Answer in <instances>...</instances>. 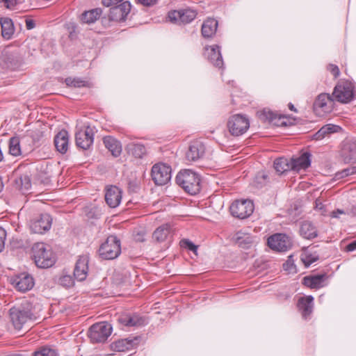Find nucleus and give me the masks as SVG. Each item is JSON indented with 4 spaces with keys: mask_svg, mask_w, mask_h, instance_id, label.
<instances>
[{
    "mask_svg": "<svg viewBox=\"0 0 356 356\" xmlns=\"http://www.w3.org/2000/svg\"><path fill=\"white\" fill-rule=\"evenodd\" d=\"M334 102L332 95L328 93H321L318 95L313 104L314 113L316 115L320 117L330 113L332 111Z\"/></svg>",
    "mask_w": 356,
    "mask_h": 356,
    "instance_id": "obj_9",
    "label": "nucleus"
},
{
    "mask_svg": "<svg viewBox=\"0 0 356 356\" xmlns=\"http://www.w3.org/2000/svg\"><path fill=\"white\" fill-rule=\"evenodd\" d=\"M118 321L127 327H137L145 324V319L137 314L122 315L119 317Z\"/></svg>",
    "mask_w": 356,
    "mask_h": 356,
    "instance_id": "obj_25",
    "label": "nucleus"
},
{
    "mask_svg": "<svg viewBox=\"0 0 356 356\" xmlns=\"http://www.w3.org/2000/svg\"><path fill=\"white\" fill-rule=\"evenodd\" d=\"M135 239L138 241H143L145 240L143 235H140L139 234H138L137 236H136Z\"/></svg>",
    "mask_w": 356,
    "mask_h": 356,
    "instance_id": "obj_58",
    "label": "nucleus"
},
{
    "mask_svg": "<svg viewBox=\"0 0 356 356\" xmlns=\"http://www.w3.org/2000/svg\"><path fill=\"white\" fill-rule=\"evenodd\" d=\"M289 108L291 110V111H295V112H297V110L296 108H295V106H293V104L291 103H289Z\"/></svg>",
    "mask_w": 356,
    "mask_h": 356,
    "instance_id": "obj_59",
    "label": "nucleus"
},
{
    "mask_svg": "<svg viewBox=\"0 0 356 356\" xmlns=\"http://www.w3.org/2000/svg\"><path fill=\"white\" fill-rule=\"evenodd\" d=\"M356 250V240L349 243L346 246V250L348 252H352Z\"/></svg>",
    "mask_w": 356,
    "mask_h": 356,
    "instance_id": "obj_52",
    "label": "nucleus"
},
{
    "mask_svg": "<svg viewBox=\"0 0 356 356\" xmlns=\"http://www.w3.org/2000/svg\"><path fill=\"white\" fill-rule=\"evenodd\" d=\"M269 248L277 252H286L291 248L292 243L288 236L284 234H275L268 238Z\"/></svg>",
    "mask_w": 356,
    "mask_h": 356,
    "instance_id": "obj_11",
    "label": "nucleus"
},
{
    "mask_svg": "<svg viewBox=\"0 0 356 356\" xmlns=\"http://www.w3.org/2000/svg\"><path fill=\"white\" fill-rule=\"evenodd\" d=\"M235 241L239 247L247 249L254 242V237L250 234L238 232L236 234Z\"/></svg>",
    "mask_w": 356,
    "mask_h": 356,
    "instance_id": "obj_30",
    "label": "nucleus"
},
{
    "mask_svg": "<svg viewBox=\"0 0 356 356\" xmlns=\"http://www.w3.org/2000/svg\"><path fill=\"white\" fill-rule=\"evenodd\" d=\"M126 149L129 154L138 159L143 158L147 153L146 147L141 143H130L127 145Z\"/></svg>",
    "mask_w": 356,
    "mask_h": 356,
    "instance_id": "obj_31",
    "label": "nucleus"
},
{
    "mask_svg": "<svg viewBox=\"0 0 356 356\" xmlns=\"http://www.w3.org/2000/svg\"><path fill=\"white\" fill-rule=\"evenodd\" d=\"M341 156L345 163L355 162L356 143L350 141L344 143L341 149Z\"/></svg>",
    "mask_w": 356,
    "mask_h": 356,
    "instance_id": "obj_24",
    "label": "nucleus"
},
{
    "mask_svg": "<svg viewBox=\"0 0 356 356\" xmlns=\"http://www.w3.org/2000/svg\"><path fill=\"white\" fill-rule=\"evenodd\" d=\"M0 22L2 37L6 40L10 39L15 32L12 19L8 17L2 18Z\"/></svg>",
    "mask_w": 356,
    "mask_h": 356,
    "instance_id": "obj_32",
    "label": "nucleus"
},
{
    "mask_svg": "<svg viewBox=\"0 0 356 356\" xmlns=\"http://www.w3.org/2000/svg\"><path fill=\"white\" fill-rule=\"evenodd\" d=\"M229 209L234 217L245 219L253 213L254 204L250 200H236L231 204Z\"/></svg>",
    "mask_w": 356,
    "mask_h": 356,
    "instance_id": "obj_8",
    "label": "nucleus"
},
{
    "mask_svg": "<svg viewBox=\"0 0 356 356\" xmlns=\"http://www.w3.org/2000/svg\"><path fill=\"white\" fill-rule=\"evenodd\" d=\"M103 143L106 149L111 152L112 155L118 157L122 152V145L115 138L107 136L104 137Z\"/></svg>",
    "mask_w": 356,
    "mask_h": 356,
    "instance_id": "obj_26",
    "label": "nucleus"
},
{
    "mask_svg": "<svg viewBox=\"0 0 356 356\" xmlns=\"http://www.w3.org/2000/svg\"><path fill=\"white\" fill-rule=\"evenodd\" d=\"M218 22L209 18L204 22L202 26V35L204 38H211L216 32Z\"/></svg>",
    "mask_w": 356,
    "mask_h": 356,
    "instance_id": "obj_28",
    "label": "nucleus"
},
{
    "mask_svg": "<svg viewBox=\"0 0 356 356\" xmlns=\"http://www.w3.org/2000/svg\"><path fill=\"white\" fill-rule=\"evenodd\" d=\"M181 243L182 245H185L189 250L193 252H195L197 249V247L189 240H182Z\"/></svg>",
    "mask_w": 356,
    "mask_h": 356,
    "instance_id": "obj_50",
    "label": "nucleus"
},
{
    "mask_svg": "<svg viewBox=\"0 0 356 356\" xmlns=\"http://www.w3.org/2000/svg\"><path fill=\"white\" fill-rule=\"evenodd\" d=\"M310 156L309 152H305L298 157L291 158L289 161L291 170L299 171L307 168L311 164Z\"/></svg>",
    "mask_w": 356,
    "mask_h": 356,
    "instance_id": "obj_21",
    "label": "nucleus"
},
{
    "mask_svg": "<svg viewBox=\"0 0 356 356\" xmlns=\"http://www.w3.org/2000/svg\"><path fill=\"white\" fill-rule=\"evenodd\" d=\"M205 152L204 144L199 140L193 141L189 145L186 157L189 161H195L203 156Z\"/></svg>",
    "mask_w": 356,
    "mask_h": 356,
    "instance_id": "obj_19",
    "label": "nucleus"
},
{
    "mask_svg": "<svg viewBox=\"0 0 356 356\" xmlns=\"http://www.w3.org/2000/svg\"><path fill=\"white\" fill-rule=\"evenodd\" d=\"M269 181L268 175L265 172H259L254 178V185L257 188H261Z\"/></svg>",
    "mask_w": 356,
    "mask_h": 356,
    "instance_id": "obj_40",
    "label": "nucleus"
},
{
    "mask_svg": "<svg viewBox=\"0 0 356 356\" xmlns=\"http://www.w3.org/2000/svg\"><path fill=\"white\" fill-rule=\"evenodd\" d=\"M122 191L115 186H110L106 188L105 200L107 204L111 208L119 206L122 200Z\"/></svg>",
    "mask_w": 356,
    "mask_h": 356,
    "instance_id": "obj_16",
    "label": "nucleus"
},
{
    "mask_svg": "<svg viewBox=\"0 0 356 356\" xmlns=\"http://www.w3.org/2000/svg\"><path fill=\"white\" fill-rule=\"evenodd\" d=\"M99 255L104 259H114L121 253L120 241L117 236H109L99 250Z\"/></svg>",
    "mask_w": 356,
    "mask_h": 356,
    "instance_id": "obj_4",
    "label": "nucleus"
},
{
    "mask_svg": "<svg viewBox=\"0 0 356 356\" xmlns=\"http://www.w3.org/2000/svg\"><path fill=\"white\" fill-rule=\"evenodd\" d=\"M0 2L7 8H14L18 3V0H0Z\"/></svg>",
    "mask_w": 356,
    "mask_h": 356,
    "instance_id": "obj_49",
    "label": "nucleus"
},
{
    "mask_svg": "<svg viewBox=\"0 0 356 356\" xmlns=\"http://www.w3.org/2000/svg\"><path fill=\"white\" fill-rule=\"evenodd\" d=\"M34 356H58V353L54 349L43 347L39 350L35 351Z\"/></svg>",
    "mask_w": 356,
    "mask_h": 356,
    "instance_id": "obj_42",
    "label": "nucleus"
},
{
    "mask_svg": "<svg viewBox=\"0 0 356 356\" xmlns=\"http://www.w3.org/2000/svg\"><path fill=\"white\" fill-rule=\"evenodd\" d=\"M131 8L129 1H124L118 6L111 7L108 15L109 20L119 22L125 21L131 11Z\"/></svg>",
    "mask_w": 356,
    "mask_h": 356,
    "instance_id": "obj_12",
    "label": "nucleus"
},
{
    "mask_svg": "<svg viewBox=\"0 0 356 356\" xmlns=\"http://www.w3.org/2000/svg\"><path fill=\"white\" fill-rule=\"evenodd\" d=\"M88 257L86 255L80 256L76 262L74 269V276L78 281L86 280L88 270Z\"/></svg>",
    "mask_w": 356,
    "mask_h": 356,
    "instance_id": "obj_18",
    "label": "nucleus"
},
{
    "mask_svg": "<svg viewBox=\"0 0 356 356\" xmlns=\"http://www.w3.org/2000/svg\"><path fill=\"white\" fill-rule=\"evenodd\" d=\"M285 120H286V118L284 115L277 114V113H275L271 124L275 126H277V127L286 126V122Z\"/></svg>",
    "mask_w": 356,
    "mask_h": 356,
    "instance_id": "obj_46",
    "label": "nucleus"
},
{
    "mask_svg": "<svg viewBox=\"0 0 356 356\" xmlns=\"http://www.w3.org/2000/svg\"><path fill=\"white\" fill-rule=\"evenodd\" d=\"M176 183L191 195H195L200 191V177L191 170L180 171L176 176Z\"/></svg>",
    "mask_w": 356,
    "mask_h": 356,
    "instance_id": "obj_2",
    "label": "nucleus"
},
{
    "mask_svg": "<svg viewBox=\"0 0 356 356\" xmlns=\"http://www.w3.org/2000/svg\"><path fill=\"white\" fill-rule=\"evenodd\" d=\"M275 112L268 108H264L257 112V116L260 120L264 122H268L271 124L273 117L275 116Z\"/></svg>",
    "mask_w": 356,
    "mask_h": 356,
    "instance_id": "obj_39",
    "label": "nucleus"
},
{
    "mask_svg": "<svg viewBox=\"0 0 356 356\" xmlns=\"http://www.w3.org/2000/svg\"><path fill=\"white\" fill-rule=\"evenodd\" d=\"M52 218L48 213H42L31 221L30 229L35 234H42L51 226Z\"/></svg>",
    "mask_w": 356,
    "mask_h": 356,
    "instance_id": "obj_13",
    "label": "nucleus"
},
{
    "mask_svg": "<svg viewBox=\"0 0 356 356\" xmlns=\"http://www.w3.org/2000/svg\"><path fill=\"white\" fill-rule=\"evenodd\" d=\"M327 69L329 72H330V73L332 74V75L337 78L339 76V74H340V71H339V69L337 65H334V64H330L328 65V66L327 67Z\"/></svg>",
    "mask_w": 356,
    "mask_h": 356,
    "instance_id": "obj_47",
    "label": "nucleus"
},
{
    "mask_svg": "<svg viewBox=\"0 0 356 356\" xmlns=\"http://www.w3.org/2000/svg\"><path fill=\"white\" fill-rule=\"evenodd\" d=\"M6 238V230L0 227V252L4 248Z\"/></svg>",
    "mask_w": 356,
    "mask_h": 356,
    "instance_id": "obj_48",
    "label": "nucleus"
},
{
    "mask_svg": "<svg viewBox=\"0 0 356 356\" xmlns=\"http://www.w3.org/2000/svg\"><path fill=\"white\" fill-rule=\"evenodd\" d=\"M112 327L106 322L92 325L89 330V337L93 343L104 342L111 335Z\"/></svg>",
    "mask_w": 356,
    "mask_h": 356,
    "instance_id": "obj_7",
    "label": "nucleus"
},
{
    "mask_svg": "<svg viewBox=\"0 0 356 356\" xmlns=\"http://www.w3.org/2000/svg\"><path fill=\"white\" fill-rule=\"evenodd\" d=\"M12 284L19 291L25 292L31 289L34 285L33 277L26 273H22L13 278Z\"/></svg>",
    "mask_w": 356,
    "mask_h": 356,
    "instance_id": "obj_17",
    "label": "nucleus"
},
{
    "mask_svg": "<svg viewBox=\"0 0 356 356\" xmlns=\"http://www.w3.org/2000/svg\"><path fill=\"white\" fill-rule=\"evenodd\" d=\"M171 167L167 164L159 163L153 165L152 177L156 185L163 186L171 179Z\"/></svg>",
    "mask_w": 356,
    "mask_h": 356,
    "instance_id": "obj_10",
    "label": "nucleus"
},
{
    "mask_svg": "<svg viewBox=\"0 0 356 356\" xmlns=\"http://www.w3.org/2000/svg\"><path fill=\"white\" fill-rule=\"evenodd\" d=\"M26 26L28 30L35 27V22L32 19H26Z\"/></svg>",
    "mask_w": 356,
    "mask_h": 356,
    "instance_id": "obj_53",
    "label": "nucleus"
},
{
    "mask_svg": "<svg viewBox=\"0 0 356 356\" xmlns=\"http://www.w3.org/2000/svg\"><path fill=\"white\" fill-rule=\"evenodd\" d=\"M340 127L337 125L328 124L322 127L315 134L316 140L323 139L327 134L335 133L339 129Z\"/></svg>",
    "mask_w": 356,
    "mask_h": 356,
    "instance_id": "obj_36",
    "label": "nucleus"
},
{
    "mask_svg": "<svg viewBox=\"0 0 356 356\" xmlns=\"http://www.w3.org/2000/svg\"><path fill=\"white\" fill-rule=\"evenodd\" d=\"M65 83L69 86L81 88L86 85V81L79 78L68 77L65 79Z\"/></svg>",
    "mask_w": 356,
    "mask_h": 356,
    "instance_id": "obj_43",
    "label": "nucleus"
},
{
    "mask_svg": "<svg viewBox=\"0 0 356 356\" xmlns=\"http://www.w3.org/2000/svg\"><path fill=\"white\" fill-rule=\"evenodd\" d=\"M170 234L168 225H163L159 227L153 233V238L157 242L164 241Z\"/></svg>",
    "mask_w": 356,
    "mask_h": 356,
    "instance_id": "obj_35",
    "label": "nucleus"
},
{
    "mask_svg": "<svg viewBox=\"0 0 356 356\" xmlns=\"http://www.w3.org/2000/svg\"><path fill=\"white\" fill-rule=\"evenodd\" d=\"M227 127L232 136H238L245 134L249 129L250 121L245 115L236 114L229 118Z\"/></svg>",
    "mask_w": 356,
    "mask_h": 356,
    "instance_id": "obj_6",
    "label": "nucleus"
},
{
    "mask_svg": "<svg viewBox=\"0 0 356 356\" xmlns=\"http://www.w3.org/2000/svg\"><path fill=\"white\" fill-rule=\"evenodd\" d=\"M132 347V341L127 339H121L112 344V348L118 352H124Z\"/></svg>",
    "mask_w": 356,
    "mask_h": 356,
    "instance_id": "obj_38",
    "label": "nucleus"
},
{
    "mask_svg": "<svg viewBox=\"0 0 356 356\" xmlns=\"http://www.w3.org/2000/svg\"><path fill=\"white\" fill-rule=\"evenodd\" d=\"M331 95L334 101L342 104L349 103L355 97L354 87L348 81L341 82L337 84Z\"/></svg>",
    "mask_w": 356,
    "mask_h": 356,
    "instance_id": "obj_5",
    "label": "nucleus"
},
{
    "mask_svg": "<svg viewBox=\"0 0 356 356\" xmlns=\"http://www.w3.org/2000/svg\"><path fill=\"white\" fill-rule=\"evenodd\" d=\"M33 257L39 268H49L54 265L55 257L53 252L43 243H35L32 247Z\"/></svg>",
    "mask_w": 356,
    "mask_h": 356,
    "instance_id": "obj_3",
    "label": "nucleus"
},
{
    "mask_svg": "<svg viewBox=\"0 0 356 356\" xmlns=\"http://www.w3.org/2000/svg\"><path fill=\"white\" fill-rule=\"evenodd\" d=\"M197 13L192 9H183L173 10L168 13V18L170 22L181 24H188L195 17Z\"/></svg>",
    "mask_w": 356,
    "mask_h": 356,
    "instance_id": "obj_14",
    "label": "nucleus"
},
{
    "mask_svg": "<svg viewBox=\"0 0 356 356\" xmlns=\"http://www.w3.org/2000/svg\"><path fill=\"white\" fill-rule=\"evenodd\" d=\"M300 233L301 236L307 239H312L318 236L316 227L309 221H305L302 223Z\"/></svg>",
    "mask_w": 356,
    "mask_h": 356,
    "instance_id": "obj_29",
    "label": "nucleus"
},
{
    "mask_svg": "<svg viewBox=\"0 0 356 356\" xmlns=\"http://www.w3.org/2000/svg\"><path fill=\"white\" fill-rule=\"evenodd\" d=\"M102 14V10L100 8H94L85 11L81 17V20L86 24H92L97 20Z\"/></svg>",
    "mask_w": 356,
    "mask_h": 356,
    "instance_id": "obj_33",
    "label": "nucleus"
},
{
    "mask_svg": "<svg viewBox=\"0 0 356 356\" xmlns=\"http://www.w3.org/2000/svg\"><path fill=\"white\" fill-rule=\"evenodd\" d=\"M24 179L26 181V185H25V188H29V186H30V180H29V177L28 176H25L24 177Z\"/></svg>",
    "mask_w": 356,
    "mask_h": 356,
    "instance_id": "obj_57",
    "label": "nucleus"
},
{
    "mask_svg": "<svg viewBox=\"0 0 356 356\" xmlns=\"http://www.w3.org/2000/svg\"><path fill=\"white\" fill-rule=\"evenodd\" d=\"M138 2L145 6H152L156 4L158 0H138Z\"/></svg>",
    "mask_w": 356,
    "mask_h": 356,
    "instance_id": "obj_51",
    "label": "nucleus"
},
{
    "mask_svg": "<svg viewBox=\"0 0 356 356\" xmlns=\"http://www.w3.org/2000/svg\"><path fill=\"white\" fill-rule=\"evenodd\" d=\"M207 57L208 60L216 67H223V60L220 51V47L218 45H213L210 47L206 48Z\"/></svg>",
    "mask_w": 356,
    "mask_h": 356,
    "instance_id": "obj_20",
    "label": "nucleus"
},
{
    "mask_svg": "<svg viewBox=\"0 0 356 356\" xmlns=\"http://www.w3.org/2000/svg\"><path fill=\"white\" fill-rule=\"evenodd\" d=\"M316 208L319 209H323V203L319 202L318 200H316Z\"/></svg>",
    "mask_w": 356,
    "mask_h": 356,
    "instance_id": "obj_56",
    "label": "nucleus"
},
{
    "mask_svg": "<svg viewBox=\"0 0 356 356\" xmlns=\"http://www.w3.org/2000/svg\"><path fill=\"white\" fill-rule=\"evenodd\" d=\"M32 308V305L26 300L19 306L10 309V321L16 330H21L29 321L36 319L37 317L33 314Z\"/></svg>",
    "mask_w": 356,
    "mask_h": 356,
    "instance_id": "obj_1",
    "label": "nucleus"
},
{
    "mask_svg": "<svg viewBox=\"0 0 356 356\" xmlns=\"http://www.w3.org/2000/svg\"><path fill=\"white\" fill-rule=\"evenodd\" d=\"M313 301L314 298L312 296L302 297L298 300L297 306L305 319H307L313 312Z\"/></svg>",
    "mask_w": 356,
    "mask_h": 356,
    "instance_id": "obj_22",
    "label": "nucleus"
},
{
    "mask_svg": "<svg viewBox=\"0 0 356 356\" xmlns=\"http://www.w3.org/2000/svg\"><path fill=\"white\" fill-rule=\"evenodd\" d=\"M326 277V274L307 276L303 278V284L310 289H319L323 286Z\"/></svg>",
    "mask_w": 356,
    "mask_h": 356,
    "instance_id": "obj_27",
    "label": "nucleus"
},
{
    "mask_svg": "<svg viewBox=\"0 0 356 356\" xmlns=\"http://www.w3.org/2000/svg\"><path fill=\"white\" fill-rule=\"evenodd\" d=\"M316 259H310L309 257H306L305 259H303L302 261L306 266H309L313 262H314Z\"/></svg>",
    "mask_w": 356,
    "mask_h": 356,
    "instance_id": "obj_54",
    "label": "nucleus"
},
{
    "mask_svg": "<svg viewBox=\"0 0 356 356\" xmlns=\"http://www.w3.org/2000/svg\"><path fill=\"white\" fill-rule=\"evenodd\" d=\"M283 268L289 273H296V268L294 264V259L292 255L289 256L286 262L283 264Z\"/></svg>",
    "mask_w": 356,
    "mask_h": 356,
    "instance_id": "obj_41",
    "label": "nucleus"
},
{
    "mask_svg": "<svg viewBox=\"0 0 356 356\" xmlns=\"http://www.w3.org/2000/svg\"><path fill=\"white\" fill-rule=\"evenodd\" d=\"M9 153L14 156H17L21 155L22 151L20 147L19 138L17 137H12L9 140Z\"/></svg>",
    "mask_w": 356,
    "mask_h": 356,
    "instance_id": "obj_37",
    "label": "nucleus"
},
{
    "mask_svg": "<svg viewBox=\"0 0 356 356\" xmlns=\"http://www.w3.org/2000/svg\"><path fill=\"white\" fill-rule=\"evenodd\" d=\"M274 168L279 175L291 170L290 162L287 159L279 158L274 161Z\"/></svg>",
    "mask_w": 356,
    "mask_h": 356,
    "instance_id": "obj_34",
    "label": "nucleus"
},
{
    "mask_svg": "<svg viewBox=\"0 0 356 356\" xmlns=\"http://www.w3.org/2000/svg\"><path fill=\"white\" fill-rule=\"evenodd\" d=\"M54 145L58 152L61 154L67 152L69 146V134L66 130H61L54 138Z\"/></svg>",
    "mask_w": 356,
    "mask_h": 356,
    "instance_id": "obj_23",
    "label": "nucleus"
},
{
    "mask_svg": "<svg viewBox=\"0 0 356 356\" xmlns=\"http://www.w3.org/2000/svg\"><path fill=\"white\" fill-rule=\"evenodd\" d=\"M59 283L65 287L70 288L74 286V281L71 275H63L59 279Z\"/></svg>",
    "mask_w": 356,
    "mask_h": 356,
    "instance_id": "obj_45",
    "label": "nucleus"
},
{
    "mask_svg": "<svg viewBox=\"0 0 356 356\" xmlns=\"http://www.w3.org/2000/svg\"><path fill=\"white\" fill-rule=\"evenodd\" d=\"M355 173L356 166H351L337 172L335 176L337 179H342L349 175H354Z\"/></svg>",
    "mask_w": 356,
    "mask_h": 356,
    "instance_id": "obj_44",
    "label": "nucleus"
},
{
    "mask_svg": "<svg viewBox=\"0 0 356 356\" xmlns=\"http://www.w3.org/2000/svg\"><path fill=\"white\" fill-rule=\"evenodd\" d=\"M3 188V184L2 178L0 177V192H1Z\"/></svg>",
    "mask_w": 356,
    "mask_h": 356,
    "instance_id": "obj_60",
    "label": "nucleus"
},
{
    "mask_svg": "<svg viewBox=\"0 0 356 356\" xmlns=\"http://www.w3.org/2000/svg\"><path fill=\"white\" fill-rule=\"evenodd\" d=\"M344 211L341 209H337L336 211H333L331 213V216L333 218H339V214H343Z\"/></svg>",
    "mask_w": 356,
    "mask_h": 356,
    "instance_id": "obj_55",
    "label": "nucleus"
},
{
    "mask_svg": "<svg viewBox=\"0 0 356 356\" xmlns=\"http://www.w3.org/2000/svg\"><path fill=\"white\" fill-rule=\"evenodd\" d=\"M94 140V132L90 127L84 130H79L75 134L76 145L83 149H88L92 145Z\"/></svg>",
    "mask_w": 356,
    "mask_h": 356,
    "instance_id": "obj_15",
    "label": "nucleus"
}]
</instances>
